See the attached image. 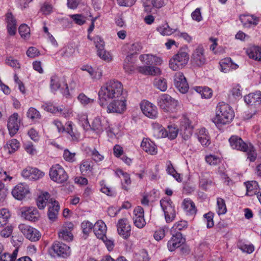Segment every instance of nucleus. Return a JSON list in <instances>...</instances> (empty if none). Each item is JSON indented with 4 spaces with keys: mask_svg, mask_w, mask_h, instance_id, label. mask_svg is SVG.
<instances>
[{
    "mask_svg": "<svg viewBox=\"0 0 261 261\" xmlns=\"http://www.w3.org/2000/svg\"><path fill=\"white\" fill-rule=\"evenodd\" d=\"M124 95L125 94L123 92V85L120 82L116 81L108 82L101 87L98 92L101 101H109Z\"/></svg>",
    "mask_w": 261,
    "mask_h": 261,
    "instance_id": "1",
    "label": "nucleus"
},
{
    "mask_svg": "<svg viewBox=\"0 0 261 261\" xmlns=\"http://www.w3.org/2000/svg\"><path fill=\"white\" fill-rule=\"evenodd\" d=\"M234 117L233 109L228 104L222 102L217 105L215 116L212 120L216 125H223L229 124Z\"/></svg>",
    "mask_w": 261,
    "mask_h": 261,
    "instance_id": "2",
    "label": "nucleus"
},
{
    "mask_svg": "<svg viewBox=\"0 0 261 261\" xmlns=\"http://www.w3.org/2000/svg\"><path fill=\"white\" fill-rule=\"evenodd\" d=\"M189 55L186 49L181 48L169 61V67L173 70L182 69L188 63Z\"/></svg>",
    "mask_w": 261,
    "mask_h": 261,
    "instance_id": "3",
    "label": "nucleus"
},
{
    "mask_svg": "<svg viewBox=\"0 0 261 261\" xmlns=\"http://www.w3.org/2000/svg\"><path fill=\"white\" fill-rule=\"evenodd\" d=\"M49 176L52 181L58 184H64L69 178L65 169L59 164H55L51 167Z\"/></svg>",
    "mask_w": 261,
    "mask_h": 261,
    "instance_id": "4",
    "label": "nucleus"
},
{
    "mask_svg": "<svg viewBox=\"0 0 261 261\" xmlns=\"http://www.w3.org/2000/svg\"><path fill=\"white\" fill-rule=\"evenodd\" d=\"M126 94L109 101V102L107 107V112L109 113H123L126 110Z\"/></svg>",
    "mask_w": 261,
    "mask_h": 261,
    "instance_id": "5",
    "label": "nucleus"
},
{
    "mask_svg": "<svg viewBox=\"0 0 261 261\" xmlns=\"http://www.w3.org/2000/svg\"><path fill=\"white\" fill-rule=\"evenodd\" d=\"M158 104L164 112L170 113L176 112L178 105L177 100L165 94H162L159 97Z\"/></svg>",
    "mask_w": 261,
    "mask_h": 261,
    "instance_id": "6",
    "label": "nucleus"
},
{
    "mask_svg": "<svg viewBox=\"0 0 261 261\" xmlns=\"http://www.w3.org/2000/svg\"><path fill=\"white\" fill-rule=\"evenodd\" d=\"M53 123L57 128L59 132H66L73 140H77L80 137V132L73 128V123L71 121H68L65 124L66 127H64L62 123L58 120H55Z\"/></svg>",
    "mask_w": 261,
    "mask_h": 261,
    "instance_id": "7",
    "label": "nucleus"
},
{
    "mask_svg": "<svg viewBox=\"0 0 261 261\" xmlns=\"http://www.w3.org/2000/svg\"><path fill=\"white\" fill-rule=\"evenodd\" d=\"M18 228L25 237L31 241H37L41 237L39 231L31 226L25 224H20L18 226Z\"/></svg>",
    "mask_w": 261,
    "mask_h": 261,
    "instance_id": "8",
    "label": "nucleus"
},
{
    "mask_svg": "<svg viewBox=\"0 0 261 261\" xmlns=\"http://www.w3.org/2000/svg\"><path fill=\"white\" fill-rule=\"evenodd\" d=\"M161 205L164 212L166 221L167 223L172 222L175 217V210L170 199H163L160 201Z\"/></svg>",
    "mask_w": 261,
    "mask_h": 261,
    "instance_id": "9",
    "label": "nucleus"
},
{
    "mask_svg": "<svg viewBox=\"0 0 261 261\" xmlns=\"http://www.w3.org/2000/svg\"><path fill=\"white\" fill-rule=\"evenodd\" d=\"M12 194L16 199L22 200L31 195V190L28 185L19 183L12 189Z\"/></svg>",
    "mask_w": 261,
    "mask_h": 261,
    "instance_id": "10",
    "label": "nucleus"
},
{
    "mask_svg": "<svg viewBox=\"0 0 261 261\" xmlns=\"http://www.w3.org/2000/svg\"><path fill=\"white\" fill-rule=\"evenodd\" d=\"M191 61L193 66L196 67H202L206 64V59L203 47L198 46L194 50Z\"/></svg>",
    "mask_w": 261,
    "mask_h": 261,
    "instance_id": "11",
    "label": "nucleus"
},
{
    "mask_svg": "<svg viewBox=\"0 0 261 261\" xmlns=\"http://www.w3.org/2000/svg\"><path fill=\"white\" fill-rule=\"evenodd\" d=\"M140 109L143 114L150 118H155L158 116L157 108L150 102L143 100L140 103Z\"/></svg>",
    "mask_w": 261,
    "mask_h": 261,
    "instance_id": "12",
    "label": "nucleus"
},
{
    "mask_svg": "<svg viewBox=\"0 0 261 261\" xmlns=\"http://www.w3.org/2000/svg\"><path fill=\"white\" fill-rule=\"evenodd\" d=\"M74 225L71 222H66L63 225L58 232V236L60 239L66 242L72 241L73 239L72 231Z\"/></svg>",
    "mask_w": 261,
    "mask_h": 261,
    "instance_id": "13",
    "label": "nucleus"
},
{
    "mask_svg": "<svg viewBox=\"0 0 261 261\" xmlns=\"http://www.w3.org/2000/svg\"><path fill=\"white\" fill-rule=\"evenodd\" d=\"M20 215L25 220L35 222L37 221L40 215L35 207H22L19 209Z\"/></svg>",
    "mask_w": 261,
    "mask_h": 261,
    "instance_id": "14",
    "label": "nucleus"
},
{
    "mask_svg": "<svg viewBox=\"0 0 261 261\" xmlns=\"http://www.w3.org/2000/svg\"><path fill=\"white\" fill-rule=\"evenodd\" d=\"M194 126L192 121L187 117H184L181 121V135L185 140L189 139L192 135Z\"/></svg>",
    "mask_w": 261,
    "mask_h": 261,
    "instance_id": "15",
    "label": "nucleus"
},
{
    "mask_svg": "<svg viewBox=\"0 0 261 261\" xmlns=\"http://www.w3.org/2000/svg\"><path fill=\"white\" fill-rule=\"evenodd\" d=\"M21 120L18 113H14L8 118L7 127L11 136H14L18 131Z\"/></svg>",
    "mask_w": 261,
    "mask_h": 261,
    "instance_id": "16",
    "label": "nucleus"
},
{
    "mask_svg": "<svg viewBox=\"0 0 261 261\" xmlns=\"http://www.w3.org/2000/svg\"><path fill=\"white\" fill-rule=\"evenodd\" d=\"M44 173L36 168L28 167L21 172V175L25 178L31 180H38L44 176Z\"/></svg>",
    "mask_w": 261,
    "mask_h": 261,
    "instance_id": "17",
    "label": "nucleus"
},
{
    "mask_svg": "<svg viewBox=\"0 0 261 261\" xmlns=\"http://www.w3.org/2000/svg\"><path fill=\"white\" fill-rule=\"evenodd\" d=\"M174 85L182 93H186L189 90V85L182 72H178L174 76Z\"/></svg>",
    "mask_w": 261,
    "mask_h": 261,
    "instance_id": "18",
    "label": "nucleus"
},
{
    "mask_svg": "<svg viewBox=\"0 0 261 261\" xmlns=\"http://www.w3.org/2000/svg\"><path fill=\"white\" fill-rule=\"evenodd\" d=\"M108 126L107 120L99 117H95L91 121L90 129L97 134H100Z\"/></svg>",
    "mask_w": 261,
    "mask_h": 261,
    "instance_id": "19",
    "label": "nucleus"
},
{
    "mask_svg": "<svg viewBox=\"0 0 261 261\" xmlns=\"http://www.w3.org/2000/svg\"><path fill=\"white\" fill-rule=\"evenodd\" d=\"M51 250L58 256L66 257L70 254V248L67 245L60 243L55 242L51 247Z\"/></svg>",
    "mask_w": 261,
    "mask_h": 261,
    "instance_id": "20",
    "label": "nucleus"
},
{
    "mask_svg": "<svg viewBox=\"0 0 261 261\" xmlns=\"http://www.w3.org/2000/svg\"><path fill=\"white\" fill-rule=\"evenodd\" d=\"M118 233L124 239H127L130 234V226L126 219H121L117 224Z\"/></svg>",
    "mask_w": 261,
    "mask_h": 261,
    "instance_id": "21",
    "label": "nucleus"
},
{
    "mask_svg": "<svg viewBox=\"0 0 261 261\" xmlns=\"http://www.w3.org/2000/svg\"><path fill=\"white\" fill-rule=\"evenodd\" d=\"M229 142L232 148L242 151H247L249 150V147L241 138L237 136H231Z\"/></svg>",
    "mask_w": 261,
    "mask_h": 261,
    "instance_id": "22",
    "label": "nucleus"
},
{
    "mask_svg": "<svg viewBox=\"0 0 261 261\" xmlns=\"http://www.w3.org/2000/svg\"><path fill=\"white\" fill-rule=\"evenodd\" d=\"M184 243V239L180 232L173 235L167 244V247L170 251H173L179 248Z\"/></svg>",
    "mask_w": 261,
    "mask_h": 261,
    "instance_id": "23",
    "label": "nucleus"
},
{
    "mask_svg": "<svg viewBox=\"0 0 261 261\" xmlns=\"http://www.w3.org/2000/svg\"><path fill=\"white\" fill-rule=\"evenodd\" d=\"M141 147L145 152L150 155H155L158 153L156 145L149 139H143L141 144Z\"/></svg>",
    "mask_w": 261,
    "mask_h": 261,
    "instance_id": "24",
    "label": "nucleus"
},
{
    "mask_svg": "<svg viewBox=\"0 0 261 261\" xmlns=\"http://www.w3.org/2000/svg\"><path fill=\"white\" fill-rule=\"evenodd\" d=\"M93 231L96 237L100 239L106 238L107 226L101 220L97 221L93 226Z\"/></svg>",
    "mask_w": 261,
    "mask_h": 261,
    "instance_id": "25",
    "label": "nucleus"
},
{
    "mask_svg": "<svg viewBox=\"0 0 261 261\" xmlns=\"http://www.w3.org/2000/svg\"><path fill=\"white\" fill-rule=\"evenodd\" d=\"M60 209L59 202L53 199H50L49 201L48 210V217L51 221H54L57 218Z\"/></svg>",
    "mask_w": 261,
    "mask_h": 261,
    "instance_id": "26",
    "label": "nucleus"
},
{
    "mask_svg": "<svg viewBox=\"0 0 261 261\" xmlns=\"http://www.w3.org/2000/svg\"><path fill=\"white\" fill-rule=\"evenodd\" d=\"M139 59L143 64L146 65H161L163 62L160 57L151 54L141 55Z\"/></svg>",
    "mask_w": 261,
    "mask_h": 261,
    "instance_id": "27",
    "label": "nucleus"
},
{
    "mask_svg": "<svg viewBox=\"0 0 261 261\" xmlns=\"http://www.w3.org/2000/svg\"><path fill=\"white\" fill-rule=\"evenodd\" d=\"M245 101L250 105H258L261 104V91H256L250 93L244 97Z\"/></svg>",
    "mask_w": 261,
    "mask_h": 261,
    "instance_id": "28",
    "label": "nucleus"
},
{
    "mask_svg": "<svg viewBox=\"0 0 261 261\" xmlns=\"http://www.w3.org/2000/svg\"><path fill=\"white\" fill-rule=\"evenodd\" d=\"M115 173L121 179L122 188L125 190H128L131 184L129 175L121 169H117L115 171Z\"/></svg>",
    "mask_w": 261,
    "mask_h": 261,
    "instance_id": "29",
    "label": "nucleus"
},
{
    "mask_svg": "<svg viewBox=\"0 0 261 261\" xmlns=\"http://www.w3.org/2000/svg\"><path fill=\"white\" fill-rule=\"evenodd\" d=\"M221 70L223 72H228L231 70L236 69L239 66L233 63L231 59L229 58H224L220 61Z\"/></svg>",
    "mask_w": 261,
    "mask_h": 261,
    "instance_id": "30",
    "label": "nucleus"
},
{
    "mask_svg": "<svg viewBox=\"0 0 261 261\" xmlns=\"http://www.w3.org/2000/svg\"><path fill=\"white\" fill-rule=\"evenodd\" d=\"M82 71L87 72L93 79H99L102 75V71L99 68H93L91 66L86 65L81 67Z\"/></svg>",
    "mask_w": 261,
    "mask_h": 261,
    "instance_id": "31",
    "label": "nucleus"
},
{
    "mask_svg": "<svg viewBox=\"0 0 261 261\" xmlns=\"http://www.w3.org/2000/svg\"><path fill=\"white\" fill-rule=\"evenodd\" d=\"M6 21L8 24L7 29L9 35H14L16 32V21L12 13H8L6 14Z\"/></svg>",
    "mask_w": 261,
    "mask_h": 261,
    "instance_id": "32",
    "label": "nucleus"
},
{
    "mask_svg": "<svg viewBox=\"0 0 261 261\" xmlns=\"http://www.w3.org/2000/svg\"><path fill=\"white\" fill-rule=\"evenodd\" d=\"M143 5L145 11H150L151 8L155 9L162 8L165 5V3L163 0H144Z\"/></svg>",
    "mask_w": 261,
    "mask_h": 261,
    "instance_id": "33",
    "label": "nucleus"
},
{
    "mask_svg": "<svg viewBox=\"0 0 261 261\" xmlns=\"http://www.w3.org/2000/svg\"><path fill=\"white\" fill-rule=\"evenodd\" d=\"M197 134L198 140L202 145L207 146L211 144L208 133L205 128L199 129Z\"/></svg>",
    "mask_w": 261,
    "mask_h": 261,
    "instance_id": "34",
    "label": "nucleus"
},
{
    "mask_svg": "<svg viewBox=\"0 0 261 261\" xmlns=\"http://www.w3.org/2000/svg\"><path fill=\"white\" fill-rule=\"evenodd\" d=\"M240 19L244 27H248L251 25H256L258 19L253 15L244 14L240 16Z\"/></svg>",
    "mask_w": 261,
    "mask_h": 261,
    "instance_id": "35",
    "label": "nucleus"
},
{
    "mask_svg": "<svg viewBox=\"0 0 261 261\" xmlns=\"http://www.w3.org/2000/svg\"><path fill=\"white\" fill-rule=\"evenodd\" d=\"M246 53L250 58L258 61H261V48L260 47H250L247 49Z\"/></svg>",
    "mask_w": 261,
    "mask_h": 261,
    "instance_id": "36",
    "label": "nucleus"
},
{
    "mask_svg": "<svg viewBox=\"0 0 261 261\" xmlns=\"http://www.w3.org/2000/svg\"><path fill=\"white\" fill-rule=\"evenodd\" d=\"M247 189V195L253 196L257 195L259 193V189L258 183L255 181H251L246 183Z\"/></svg>",
    "mask_w": 261,
    "mask_h": 261,
    "instance_id": "37",
    "label": "nucleus"
},
{
    "mask_svg": "<svg viewBox=\"0 0 261 261\" xmlns=\"http://www.w3.org/2000/svg\"><path fill=\"white\" fill-rule=\"evenodd\" d=\"M182 206L185 211L190 215L195 214L197 210L194 202L190 199H185L182 202Z\"/></svg>",
    "mask_w": 261,
    "mask_h": 261,
    "instance_id": "38",
    "label": "nucleus"
},
{
    "mask_svg": "<svg viewBox=\"0 0 261 261\" xmlns=\"http://www.w3.org/2000/svg\"><path fill=\"white\" fill-rule=\"evenodd\" d=\"M49 198V194L47 192H41L37 197L36 203L38 207L43 210L46 205L47 201Z\"/></svg>",
    "mask_w": 261,
    "mask_h": 261,
    "instance_id": "39",
    "label": "nucleus"
},
{
    "mask_svg": "<svg viewBox=\"0 0 261 261\" xmlns=\"http://www.w3.org/2000/svg\"><path fill=\"white\" fill-rule=\"evenodd\" d=\"M135 59L133 54L127 56L124 61V69L128 73H131L135 70Z\"/></svg>",
    "mask_w": 261,
    "mask_h": 261,
    "instance_id": "40",
    "label": "nucleus"
},
{
    "mask_svg": "<svg viewBox=\"0 0 261 261\" xmlns=\"http://www.w3.org/2000/svg\"><path fill=\"white\" fill-rule=\"evenodd\" d=\"M51 87L53 89L57 90L60 87L68 90V87L67 84L63 80H61L57 76H53L51 79Z\"/></svg>",
    "mask_w": 261,
    "mask_h": 261,
    "instance_id": "41",
    "label": "nucleus"
},
{
    "mask_svg": "<svg viewBox=\"0 0 261 261\" xmlns=\"http://www.w3.org/2000/svg\"><path fill=\"white\" fill-rule=\"evenodd\" d=\"M195 90L201 95L202 98H210L213 95L212 89L208 87H197L195 88Z\"/></svg>",
    "mask_w": 261,
    "mask_h": 261,
    "instance_id": "42",
    "label": "nucleus"
},
{
    "mask_svg": "<svg viewBox=\"0 0 261 261\" xmlns=\"http://www.w3.org/2000/svg\"><path fill=\"white\" fill-rule=\"evenodd\" d=\"M11 216L10 211L5 208L0 209V224L6 225L9 221Z\"/></svg>",
    "mask_w": 261,
    "mask_h": 261,
    "instance_id": "43",
    "label": "nucleus"
},
{
    "mask_svg": "<svg viewBox=\"0 0 261 261\" xmlns=\"http://www.w3.org/2000/svg\"><path fill=\"white\" fill-rule=\"evenodd\" d=\"M19 146V142L16 139H13L7 143L5 148L8 150L9 153H12L16 151Z\"/></svg>",
    "mask_w": 261,
    "mask_h": 261,
    "instance_id": "44",
    "label": "nucleus"
},
{
    "mask_svg": "<svg viewBox=\"0 0 261 261\" xmlns=\"http://www.w3.org/2000/svg\"><path fill=\"white\" fill-rule=\"evenodd\" d=\"M205 161L207 164L211 166H217L222 162V160L220 157L212 154L206 155L205 157Z\"/></svg>",
    "mask_w": 261,
    "mask_h": 261,
    "instance_id": "45",
    "label": "nucleus"
},
{
    "mask_svg": "<svg viewBox=\"0 0 261 261\" xmlns=\"http://www.w3.org/2000/svg\"><path fill=\"white\" fill-rule=\"evenodd\" d=\"M27 117L32 122H37L41 118L40 112L34 108H30L27 113Z\"/></svg>",
    "mask_w": 261,
    "mask_h": 261,
    "instance_id": "46",
    "label": "nucleus"
},
{
    "mask_svg": "<svg viewBox=\"0 0 261 261\" xmlns=\"http://www.w3.org/2000/svg\"><path fill=\"white\" fill-rule=\"evenodd\" d=\"M237 246L243 252L247 253H251L254 250V247L253 245L247 244L243 240H239L238 242Z\"/></svg>",
    "mask_w": 261,
    "mask_h": 261,
    "instance_id": "47",
    "label": "nucleus"
},
{
    "mask_svg": "<svg viewBox=\"0 0 261 261\" xmlns=\"http://www.w3.org/2000/svg\"><path fill=\"white\" fill-rule=\"evenodd\" d=\"M97 55L101 59L107 62H110L113 60L111 53L106 50L104 47L97 50Z\"/></svg>",
    "mask_w": 261,
    "mask_h": 261,
    "instance_id": "48",
    "label": "nucleus"
},
{
    "mask_svg": "<svg viewBox=\"0 0 261 261\" xmlns=\"http://www.w3.org/2000/svg\"><path fill=\"white\" fill-rule=\"evenodd\" d=\"M227 208L225 200L222 198L217 200V212L218 215H223L226 213Z\"/></svg>",
    "mask_w": 261,
    "mask_h": 261,
    "instance_id": "49",
    "label": "nucleus"
},
{
    "mask_svg": "<svg viewBox=\"0 0 261 261\" xmlns=\"http://www.w3.org/2000/svg\"><path fill=\"white\" fill-rule=\"evenodd\" d=\"M79 121L85 130L88 131L90 129L91 123H89L87 114H83L80 115L79 117Z\"/></svg>",
    "mask_w": 261,
    "mask_h": 261,
    "instance_id": "50",
    "label": "nucleus"
},
{
    "mask_svg": "<svg viewBox=\"0 0 261 261\" xmlns=\"http://www.w3.org/2000/svg\"><path fill=\"white\" fill-rule=\"evenodd\" d=\"M158 30L159 32L164 36H169L173 34L175 30L170 27L168 23H165L161 25Z\"/></svg>",
    "mask_w": 261,
    "mask_h": 261,
    "instance_id": "51",
    "label": "nucleus"
},
{
    "mask_svg": "<svg viewBox=\"0 0 261 261\" xmlns=\"http://www.w3.org/2000/svg\"><path fill=\"white\" fill-rule=\"evenodd\" d=\"M80 171L83 174H86L92 172L93 166L91 162L88 161H84L80 165Z\"/></svg>",
    "mask_w": 261,
    "mask_h": 261,
    "instance_id": "52",
    "label": "nucleus"
},
{
    "mask_svg": "<svg viewBox=\"0 0 261 261\" xmlns=\"http://www.w3.org/2000/svg\"><path fill=\"white\" fill-rule=\"evenodd\" d=\"M44 109L49 112L54 114H57L62 112V109L59 107H56L51 102L46 103L44 105Z\"/></svg>",
    "mask_w": 261,
    "mask_h": 261,
    "instance_id": "53",
    "label": "nucleus"
},
{
    "mask_svg": "<svg viewBox=\"0 0 261 261\" xmlns=\"http://www.w3.org/2000/svg\"><path fill=\"white\" fill-rule=\"evenodd\" d=\"M167 137L171 139H174L177 136L178 133V128L173 125H169L168 126L167 129Z\"/></svg>",
    "mask_w": 261,
    "mask_h": 261,
    "instance_id": "54",
    "label": "nucleus"
},
{
    "mask_svg": "<svg viewBox=\"0 0 261 261\" xmlns=\"http://www.w3.org/2000/svg\"><path fill=\"white\" fill-rule=\"evenodd\" d=\"M167 171L168 173L171 175L178 182L181 181V178L180 177V174L176 172L170 162H169L167 166Z\"/></svg>",
    "mask_w": 261,
    "mask_h": 261,
    "instance_id": "55",
    "label": "nucleus"
},
{
    "mask_svg": "<svg viewBox=\"0 0 261 261\" xmlns=\"http://www.w3.org/2000/svg\"><path fill=\"white\" fill-rule=\"evenodd\" d=\"M154 84L155 87L162 91H165L167 90V84L165 79H156Z\"/></svg>",
    "mask_w": 261,
    "mask_h": 261,
    "instance_id": "56",
    "label": "nucleus"
},
{
    "mask_svg": "<svg viewBox=\"0 0 261 261\" xmlns=\"http://www.w3.org/2000/svg\"><path fill=\"white\" fill-rule=\"evenodd\" d=\"M19 33L22 37L27 38L30 36V28L26 24H21L19 28Z\"/></svg>",
    "mask_w": 261,
    "mask_h": 261,
    "instance_id": "57",
    "label": "nucleus"
},
{
    "mask_svg": "<svg viewBox=\"0 0 261 261\" xmlns=\"http://www.w3.org/2000/svg\"><path fill=\"white\" fill-rule=\"evenodd\" d=\"M205 221L207 228H212L214 225L213 218L214 215L212 213H208L204 215Z\"/></svg>",
    "mask_w": 261,
    "mask_h": 261,
    "instance_id": "58",
    "label": "nucleus"
},
{
    "mask_svg": "<svg viewBox=\"0 0 261 261\" xmlns=\"http://www.w3.org/2000/svg\"><path fill=\"white\" fill-rule=\"evenodd\" d=\"M187 226V223L185 221H179L176 222L172 228V231L174 232L178 230H181L186 227Z\"/></svg>",
    "mask_w": 261,
    "mask_h": 261,
    "instance_id": "59",
    "label": "nucleus"
},
{
    "mask_svg": "<svg viewBox=\"0 0 261 261\" xmlns=\"http://www.w3.org/2000/svg\"><path fill=\"white\" fill-rule=\"evenodd\" d=\"M13 230V227L12 225H8L2 230L0 234L2 237L8 238L12 234Z\"/></svg>",
    "mask_w": 261,
    "mask_h": 261,
    "instance_id": "60",
    "label": "nucleus"
},
{
    "mask_svg": "<svg viewBox=\"0 0 261 261\" xmlns=\"http://www.w3.org/2000/svg\"><path fill=\"white\" fill-rule=\"evenodd\" d=\"M78 100L83 105H87L93 102V99L88 97L83 93L80 94L78 97Z\"/></svg>",
    "mask_w": 261,
    "mask_h": 261,
    "instance_id": "61",
    "label": "nucleus"
},
{
    "mask_svg": "<svg viewBox=\"0 0 261 261\" xmlns=\"http://www.w3.org/2000/svg\"><path fill=\"white\" fill-rule=\"evenodd\" d=\"M75 153L71 152L68 150H64L63 157L64 159L68 162H73L75 160Z\"/></svg>",
    "mask_w": 261,
    "mask_h": 261,
    "instance_id": "62",
    "label": "nucleus"
},
{
    "mask_svg": "<svg viewBox=\"0 0 261 261\" xmlns=\"http://www.w3.org/2000/svg\"><path fill=\"white\" fill-rule=\"evenodd\" d=\"M165 236V231L163 228H159L154 231L153 237L158 241L163 239Z\"/></svg>",
    "mask_w": 261,
    "mask_h": 261,
    "instance_id": "63",
    "label": "nucleus"
},
{
    "mask_svg": "<svg viewBox=\"0 0 261 261\" xmlns=\"http://www.w3.org/2000/svg\"><path fill=\"white\" fill-rule=\"evenodd\" d=\"M135 225L138 228H143L146 224L144 216L140 217H133Z\"/></svg>",
    "mask_w": 261,
    "mask_h": 261,
    "instance_id": "64",
    "label": "nucleus"
}]
</instances>
